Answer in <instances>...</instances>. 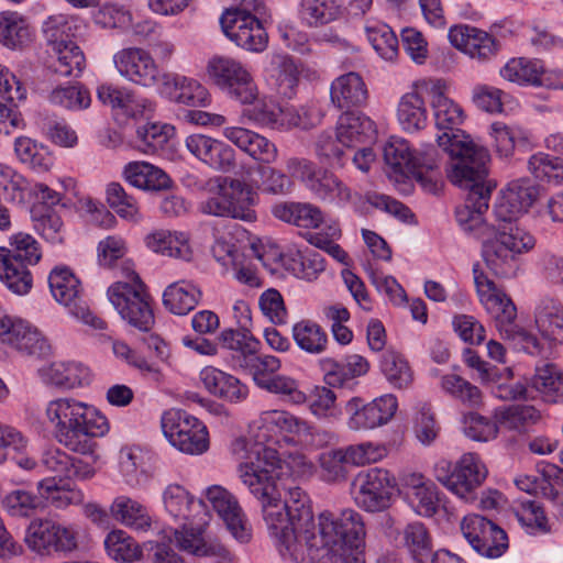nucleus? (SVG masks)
I'll use <instances>...</instances> for the list:
<instances>
[{"label": "nucleus", "mask_w": 563, "mask_h": 563, "mask_svg": "<svg viewBox=\"0 0 563 563\" xmlns=\"http://www.w3.org/2000/svg\"><path fill=\"white\" fill-rule=\"evenodd\" d=\"M201 298L200 288L191 282L178 280L163 294V303L174 314L184 316L196 308Z\"/></svg>", "instance_id": "41"}, {"label": "nucleus", "mask_w": 563, "mask_h": 563, "mask_svg": "<svg viewBox=\"0 0 563 563\" xmlns=\"http://www.w3.org/2000/svg\"><path fill=\"white\" fill-rule=\"evenodd\" d=\"M515 515L522 527L530 534H544L551 531L549 519L542 506L530 499L518 500L515 505Z\"/></svg>", "instance_id": "48"}, {"label": "nucleus", "mask_w": 563, "mask_h": 563, "mask_svg": "<svg viewBox=\"0 0 563 563\" xmlns=\"http://www.w3.org/2000/svg\"><path fill=\"white\" fill-rule=\"evenodd\" d=\"M280 367L282 362L278 357L255 352L249 358H244V363L238 368L250 375L254 384L263 389Z\"/></svg>", "instance_id": "47"}, {"label": "nucleus", "mask_w": 563, "mask_h": 563, "mask_svg": "<svg viewBox=\"0 0 563 563\" xmlns=\"http://www.w3.org/2000/svg\"><path fill=\"white\" fill-rule=\"evenodd\" d=\"M321 367L324 373V382L332 387H343L356 377L365 375L369 369L368 362L361 355L353 354L344 361L323 358Z\"/></svg>", "instance_id": "33"}, {"label": "nucleus", "mask_w": 563, "mask_h": 563, "mask_svg": "<svg viewBox=\"0 0 563 563\" xmlns=\"http://www.w3.org/2000/svg\"><path fill=\"white\" fill-rule=\"evenodd\" d=\"M163 504L167 514L179 522H194L205 515V504L196 499L184 486L169 484L163 492Z\"/></svg>", "instance_id": "28"}, {"label": "nucleus", "mask_w": 563, "mask_h": 563, "mask_svg": "<svg viewBox=\"0 0 563 563\" xmlns=\"http://www.w3.org/2000/svg\"><path fill=\"white\" fill-rule=\"evenodd\" d=\"M495 417L499 424L519 432L525 431L541 419L540 411L533 406L527 405H516L507 409L497 410Z\"/></svg>", "instance_id": "54"}, {"label": "nucleus", "mask_w": 563, "mask_h": 563, "mask_svg": "<svg viewBox=\"0 0 563 563\" xmlns=\"http://www.w3.org/2000/svg\"><path fill=\"white\" fill-rule=\"evenodd\" d=\"M489 135L494 140V146L501 157L512 155L518 142L528 140V132L518 124H506L501 121H495L490 124Z\"/></svg>", "instance_id": "49"}, {"label": "nucleus", "mask_w": 563, "mask_h": 563, "mask_svg": "<svg viewBox=\"0 0 563 563\" xmlns=\"http://www.w3.org/2000/svg\"><path fill=\"white\" fill-rule=\"evenodd\" d=\"M123 176L130 185L142 190L159 191L172 185L163 169L146 162H130L124 166Z\"/></svg>", "instance_id": "36"}, {"label": "nucleus", "mask_w": 563, "mask_h": 563, "mask_svg": "<svg viewBox=\"0 0 563 563\" xmlns=\"http://www.w3.org/2000/svg\"><path fill=\"white\" fill-rule=\"evenodd\" d=\"M243 114L258 125L271 129L288 130L301 125L300 115L294 108L280 106L266 98L258 100Z\"/></svg>", "instance_id": "26"}, {"label": "nucleus", "mask_w": 563, "mask_h": 563, "mask_svg": "<svg viewBox=\"0 0 563 563\" xmlns=\"http://www.w3.org/2000/svg\"><path fill=\"white\" fill-rule=\"evenodd\" d=\"M283 265L294 275L312 279L324 271V260L322 255L314 251H296L285 255H280Z\"/></svg>", "instance_id": "44"}, {"label": "nucleus", "mask_w": 563, "mask_h": 563, "mask_svg": "<svg viewBox=\"0 0 563 563\" xmlns=\"http://www.w3.org/2000/svg\"><path fill=\"white\" fill-rule=\"evenodd\" d=\"M42 257L36 240L19 232L10 238V247L0 246V282L18 296L27 295L33 287L30 266Z\"/></svg>", "instance_id": "8"}, {"label": "nucleus", "mask_w": 563, "mask_h": 563, "mask_svg": "<svg viewBox=\"0 0 563 563\" xmlns=\"http://www.w3.org/2000/svg\"><path fill=\"white\" fill-rule=\"evenodd\" d=\"M398 404L393 395H384L363 405L358 397L351 398L345 404V411L350 415L347 426L351 430H373L385 426L395 416Z\"/></svg>", "instance_id": "19"}, {"label": "nucleus", "mask_w": 563, "mask_h": 563, "mask_svg": "<svg viewBox=\"0 0 563 563\" xmlns=\"http://www.w3.org/2000/svg\"><path fill=\"white\" fill-rule=\"evenodd\" d=\"M417 87L427 91V96L431 98L430 104L433 109L435 125L439 130H444V132L437 137L439 147L450 155V151L445 148V145L440 144L441 137L452 139L462 134L473 141L468 134L456 129V126L464 121V111L461 106L448 97L450 84L446 80L442 78L421 79L418 80Z\"/></svg>", "instance_id": "13"}, {"label": "nucleus", "mask_w": 563, "mask_h": 563, "mask_svg": "<svg viewBox=\"0 0 563 563\" xmlns=\"http://www.w3.org/2000/svg\"><path fill=\"white\" fill-rule=\"evenodd\" d=\"M187 150L210 168L229 173L235 167V151L225 142L203 134L186 139Z\"/></svg>", "instance_id": "24"}, {"label": "nucleus", "mask_w": 563, "mask_h": 563, "mask_svg": "<svg viewBox=\"0 0 563 563\" xmlns=\"http://www.w3.org/2000/svg\"><path fill=\"white\" fill-rule=\"evenodd\" d=\"M263 390L277 395L294 405H302L308 400L306 393L300 389L298 380L278 373L267 382Z\"/></svg>", "instance_id": "63"}, {"label": "nucleus", "mask_w": 563, "mask_h": 563, "mask_svg": "<svg viewBox=\"0 0 563 563\" xmlns=\"http://www.w3.org/2000/svg\"><path fill=\"white\" fill-rule=\"evenodd\" d=\"M347 459L341 449L329 450L320 454V477L327 483H341L347 476Z\"/></svg>", "instance_id": "60"}, {"label": "nucleus", "mask_w": 563, "mask_h": 563, "mask_svg": "<svg viewBox=\"0 0 563 563\" xmlns=\"http://www.w3.org/2000/svg\"><path fill=\"white\" fill-rule=\"evenodd\" d=\"M219 341L222 347L236 352L233 356L236 368L244 363V358L261 350V342L246 330L225 329L220 333Z\"/></svg>", "instance_id": "45"}, {"label": "nucleus", "mask_w": 563, "mask_h": 563, "mask_svg": "<svg viewBox=\"0 0 563 563\" xmlns=\"http://www.w3.org/2000/svg\"><path fill=\"white\" fill-rule=\"evenodd\" d=\"M212 82L227 96L243 104L252 103L258 89L250 73H210Z\"/></svg>", "instance_id": "37"}, {"label": "nucleus", "mask_w": 563, "mask_h": 563, "mask_svg": "<svg viewBox=\"0 0 563 563\" xmlns=\"http://www.w3.org/2000/svg\"><path fill=\"white\" fill-rule=\"evenodd\" d=\"M37 490L42 498L55 508L63 509L69 505H78L84 500L81 490L70 487L69 484L57 481L56 477L45 478L37 483Z\"/></svg>", "instance_id": "43"}, {"label": "nucleus", "mask_w": 563, "mask_h": 563, "mask_svg": "<svg viewBox=\"0 0 563 563\" xmlns=\"http://www.w3.org/2000/svg\"><path fill=\"white\" fill-rule=\"evenodd\" d=\"M537 198V189L529 180L509 183L494 206V216L499 225L518 224L517 219L526 213Z\"/></svg>", "instance_id": "20"}, {"label": "nucleus", "mask_w": 563, "mask_h": 563, "mask_svg": "<svg viewBox=\"0 0 563 563\" xmlns=\"http://www.w3.org/2000/svg\"><path fill=\"white\" fill-rule=\"evenodd\" d=\"M534 322L543 338L563 343V306L558 300L544 297L536 308Z\"/></svg>", "instance_id": "39"}, {"label": "nucleus", "mask_w": 563, "mask_h": 563, "mask_svg": "<svg viewBox=\"0 0 563 563\" xmlns=\"http://www.w3.org/2000/svg\"><path fill=\"white\" fill-rule=\"evenodd\" d=\"M529 170L533 176L541 180L552 183L554 185L563 184V159L552 157L544 153H538L530 157Z\"/></svg>", "instance_id": "59"}, {"label": "nucleus", "mask_w": 563, "mask_h": 563, "mask_svg": "<svg viewBox=\"0 0 563 563\" xmlns=\"http://www.w3.org/2000/svg\"><path fill=\"white\" fill-rule=\"evenodd\" d=\"M161 426L168 442L183 453L199 455L209 449L206 426L185 410L173 408L165 411Z\"/></svg>", "instance_id": "12"}, {"label": "nucleus", "mask_w": 563, "mask_h": 563, "mask_svg": "<svg viewBox=\"0 0 563 563\" xmlns=\"http://www.w3.org/2000/svg\"><path fill=\"white\" fill-rule=\"evenodd\" d=\"M384 159L395 173L415 174L419 168L432 170L438 166L439 152L432 144L411 152L406 140L390 137L383 148Z\"/></svg>", "instance_id": "18"}, {"label": "nucleus", "mask_w": 563, "mask_h": 563, "mask_svg": "<svg viewBox=\"0 0 563 563\" xmlns=\"http://www.w3.org/2000/svg\"><path fill=\"white\" fill-rule=\"evenodd\" d=\"M190 522H181V530H164L162 541L167 540L166 544L173 543L183 551L197 556L227 558L228 549L214 539L203 537L202 523L196 527H188Z\"/></svg>", "instance_id": "23"}, {"label": "nucleus", "mask_w": 563, "mask_h": 563, "mask_svg": "<svg viewBox=\"0 0 563 563\" xmlns=\"http://www.w3.org/2000/svg\"><path fill=\"white\" fill-rule=\"evenodd\" d=\"M14 151L19 159L38 172L48 170L53 165V157L46 147L38 145L26 136L15 139Z\"/></svg>", "instance_id": "52"}, {"label": "nucleus", "mask_w": 563, "mask_h": 563, "mask_svg": "<svg viewBox=\"0 0 563 563\" xmlns=\"http://www.w3.org/2000/svg\"><path fill=\"white\" fill-rule=\"evenodd\" d=\"M223 135L240 150L261 163L272 164L278 157L277 146L256 132L240 126H228L223 130Z\"/></svg>", "instance_id": "27"}, {"label": "nucleus", "mask_w": 563, "mask_h": 563, "mask_svg": "<svg viewBox=\"0 0 563 563\" xmlns=\"http://www.w3.org/2000/svg\"><path fill=\"white\" fill-rule=\"evenodd\" d=\"M380 369L386 379L397 388L408 387L412 382V372L408 362L395 351H386L383 354Z\"/></svg>", "instance_id": "56"}, {"label": "nucleus", "mask_w": 563, "mask_h": 563, "mask_svg": "<svg viewBox=\"0 0 563 563\" xmlns=\"http://www.w3.org/2000/svg\"><path fill=\"white\" fill-rule=\"evenodd\" d=\"M311 526L310 531L299 539L311 561L324 550L338 551L349 545L365 544V525L354 509H344L340 514L324 510Z\"/></svg>", "instance_id": "6"}, {"label": "nucleus", "mask_w": 563, "mask_h": 563, "mask_svg": "<svg viewBox=\"0 0 563 563\" xmlns=\"http://www.w3.org/2000/svg\"><path fill=\"white\" fill-rule=\"evenodd\" d=\"M440 144L450 151L448 178L453 185L468 190L465 203L455 210L459 225L482 241V258L492 274L498 277L512 275L520 256L534 249L536 239L519 224L495 228L484 220L495 187L486 181L490 161L488 150L462 134L441 137Z\"/></svg>", "instance_id": "1"}, {"label": "nucleus", "mask_w": 563, "mask_h": 563, "mask_svg": "<svg viewBox=\"0 0 563 563\" xmlns=\"http://www.w3.org/2000/svg\"><path fill=\"white\" fill-rule=\"evenodd\" d=\"M291 333L298 347L309 354H321L327 349L325 331L311 320H301L295 323Z\"/></svg>", "instance_id": "46"}, {"label": "nucleus", "mask_w": 563, "mask_h": 563, "mask_svg": "<svg viewBox=\"0 0 563 563\" xmlns=\"http://www.w3.org/2000/svg\"><path fill=\"white\" fill-rule=\"evenodd\" d=\"M282 492L284 500L273 501L265 510L264 520L282 558L300 560L305 549L299 539L310 531L314 520L310 499L305 490L288 481L284 482Z\"/></svg>", "instance_id": "4"}, {"label": "nucleus", "mask_w": 563, "mask_h": 563, "mask_svg": "<svg viewBox=\"0 0 563 563\" xmlns=\"http://www.w3.org/2000/svg\"><path fill=\"white\" fill-rule=\"evenodd\" d=\"M75 20L65 14L48 16L42 25L43 35L52 47L60 46L71 41Z\"/></svg>", "instance_id": "61"}, {"label": "nucleus", "mask_w": 563, "mask_h": 563, "mask_svg": "<svg viewBox=\"0 0 563 563\" xmlns=\"http://www.w3.org/2000/svg\"><path fill=\"white\" fill-rule=\"evenodd\" d=\"M355 485L356 505L367 512H379L390 506L396 478L386 468L373 467L360 472Z\"/></svg>", "instance_id": "17"}, {"label": "nucleus", "mask_w": 563, "mask_h": 563, "mask_svg": "<svg viewBox=\"0 0 563 563\" xmlns=\"http://www.w3.org/2000/svg\"><path fill=\"white\" fill-rule=\"evenodd\" d=\"M52 104L68 110H84L90 106L91 98L87 89L79 84L58 86L48 96Z\"/></svg>", "instance_id": "58"}, {"label": "nucleus", "mask_w": 563, "mask_h": 563, "mask_svg": "<svg viewBox=\"0 0 563 563\" xmlns=\"http://www.w3.org/2000/svg\"><path fill=\"white\" fill-rule=\"evenodd\" d=\"M0 342L30 355L40 354L46 347V341L29 321L0 313Z\"/></svg>", "instance_id": "21"}, {"label": "nucleus", "mask_w": 563, "mask_h": 563, "mask_svg": "<svg viewBox=\"0 0 563 563\" xmlns=\"http://www.w3.org/2000/svg\"><path fill=\"white\" fill-rule=\"evenodd\" d=\"M340 8L336 0H301L299 16L307 25L318 26L335 20Z\"/></svg>", "instance_id": "51"}, {"label": "nucleus", "mask_w": 563, "mask_h": 563, "mask_svg": "<svg viewBox=\"0 0 563 563\" xmlns=\"http://www.w3.org/2000/svg\"><path fill=\"white\" fill-rule=\"evenodd\" d=\"M236 16V13L222 14L220 23L224 34L238 46L249 52H263L267 46L268 35L262 22L255 16Z\"/></svg>", "instance_id": "22"}, {"label": "nucleus", "mask_w": 563, "mask_h": 563, "mask_svg": "<svg viewBox=\"0 0 563 563\" xmlns=\"http://www.w3.org/2000/svg\"><path fill=\"white\" fill-rule=\"evenodd\" d=\"M107 202L121 218L135 223L142 220L136 199L129 195L119 183L108 185Z\"/></svg>", "instance_id": "57"}, {"label": "nucleus", "mask_w": 563, "mask_h": 563, "mask_svg": "<svg viewBox=\"0 0 563 563\" xmlns=\"http://www.w3.org/2000/svg\"><path fill=\"white\" fill-rule=\"evenodd\" d=\"M307 189L317 199L336 207L346 206L353 197L351 188L333 173L327 170H318Z\"/></svg>", "instance_id": "35"}, {"label": "nucleus", "mask_w": 563, "mask_h": 563, "mask_svg": "<svg viewBox=\"0 0 563 563\" xmlns=\"http://www.w3.org/2000/svg\"><path fill=\"white\" fill-rule=\"evenodd\" d=\"M498 421L476 412H470L463 418L464 434L478 442H487L494 440L498 434Z\"/></svg>", "instance_id": "64"}, {"label": "nucleus", "mask_w": 563, "mask_h": 563, "mask_svg": "<svg viewBox=\"0 0 563 563\" xmlns=\"http://www.w3.org/2000/svg\"><path fill=\"white\" fill-rule=\"evenodd\" d=\"M208 197L198 209L212 217L232 218L244 222H254L256 212V192L245 183L231 177H216L207 184Z\"/></svg>", "instance_id": "7"}, {"label": "nucleus", "mask_w": 563, "mask_h": 563, "mask_svg": "<svg viewBox=\"0 0 563 563\" xmlns=\"http://www.w3.org/2000/svg\"><path fill=\"white\" fill-rule=\"evenodd\" d=\"M109 511L114 520L132 530L147 531L152 528L153 518L148 508L128 495L117 496Z\"/></svg>", "instance_id": "32"}, {"label": "nucleus", "mask_w": 563, "mask_h": 563, "mask_svg": "<svg viewBox=\"0 0 563 563\" xmlns=\"http://www.w3.org/2000/svg\"><path fill=\"white\" fill-rule=\"evenodd\" d=\"M104 547L109 556L118 562L132 563L142 556L139 543L123 530L111 531L104 540Z\"/></svg>", "instance_id": "50"}, {"label": "nucleus", "mask_w": 563, "mask_h": 563, "mask_svg": "<svg viewBox=\"0 0 563 563\" xmlns=\"http://www.w3.org/2000/svg\"><path fill=\"white\" fill-rule=\"evenodd\" d=\"M125 271L126 280L112 284L108 288V298L123 320L147 332L155 322L150 295L139 275L133 269Z\"/></svg>", "instance_id": "9"}, {"label": "nucleus", "mask_w": 563, "mask_h": 563, "mask_svg": "<svg viewBox=\"0 0 563 563\" xmlns=\"http://www.w3.org/2000/svg\"><path fill=\"white\" fill-rule=\"evenodd\" d=\"M273 214L287 223L303 229H318L323 223L321 209L308 202H284L273 208Z\"/></svg>", "instance_id": "40"}, {"label": "nucleus", "mask_w": 563, "mask_h": 563, "mask_svg": "<svg viewBox=\"0 0 563 563\" xmlns=\"http://www.w3.org/2000/svg\"><path fill=\"white\" fill-rule=\"evenodd\" d=\"M206 498L218 516L224 521L232 536L240 542H247L251 534L246 528L244 515L236 498L219 485L207 488Z\"/></svg>", "instance_id": "25"}, {"label": "nucleus", "mask_w": 563, "mask_h": 563, "mask_svg": "<svg viewBox=\"0 0 563 563\" xmlns=\"http://www.w3.org/2000/svg\"><path fill=\"white\" fill-rule=\"evenodd\" d=\"M48 286L54 299L69 314L96 330L107 329V323L89 310L81 297L80 282L68 268L55 267L48 276Z\"/></svg>", "instance_id": "15"}, {"label": "nucleus", "mask_w": 563, "mask_h": 563, "mask_svg": "<svg viewBox=\"0 0 563 563\" xmlns=\"http://www.w3.org/2000/svg\"><path fill=\"white\" fill-rule=\"evenodd\" d=\"M338 141L346 148L371 142L376 134L375 123L363 113L344 111L336 122Z\"/></svg>", "instance_id": "31"}, {"label": "nucleus", "mask_w": 563, "mask_h": 563, "mask_svg": "<svg viewBox=\"0 0 563 563\" xmlns=\"http://www.w3.org/2000/svg\"><path fill=\"white\" fill-rule=\"evenodd\" d=\"M476 292L482 306L494 320L501 338L517 350L531 355L541 352L538 338L515 323L517 309L508 297L485 273L476 267L473 269Z\"/></svg>", "instance_id": "5"}, {"label": "nucleus", "mask_w": 563, "mask_h": 563, "mask_svg": "<svg viewBox=\"0 0 563 563\" xmlns=\"http://www.w3.org/2000/svg\"><path fill=\"white\" fill-rule=\"evenodd\" d=\"M145 242L153 252L165 256L188 261L192 254L188 238L183 232L158 230L148 234Z\"/></svg>", "instance_id": "42"}, {"label": "nucleus", "mask_w": 563, "mask_h": 563, "mask_svg": "<svg viewBox=\"0 0 563 563\" xmlns=\"http://www.w3.org/2000/svg\"><path fill=\"white\" fill-rule=\"evenodd\" d=\"M308 423L295 415L279 409L262 411L251 427L254 449L274 448L291 442L294 437L309 431Z\"/></svg>", "instance_id": "14"}, {"label": "nucleus", "mask_w": 563, "mask_h": 563, "mask_svg": "<svg viewBox=\"0 0 563 563\" xmlns=\"http://www.w3.org/2000/svg\"><path fill=\"white\" fill-rule=\"evenodd\" d=\"M24 540L27 548L41 556L68 553L77 549L76 531L49 519L33 520Z\"/></svg>", "instance_id": "16"}, {"label": "nucleus", "mask_w": 563, "mask_h": 563, "mask_svg": "<svg viewBox=\"0 0 563 563\" xmlns=\"http://www.w3.org/2000/svg\"><path fill=\"white\" fill-rule=\"evenodd\" d=\"M417 85L418 80L412 84V90L400 98L397 108L398 122L407 132H417L427 125L428 112L422 98L427 91Z\"/></svg>", "instance_id": "34"}, {"label": "nucleus", "mask_w": 563, "mask_h": 563, "mask_svg": "<svg viewBox=\"0 0 563 563\" xmlns=\"http://www.w3.org/2000/svg\"><path fill=\"white\" fill-rule=\"evenodd\" d=\"M538 473L539 495L560 504L563 498L560 494L563 488V468L551 463H540Z\"/></svg>", "instance_id": "62"}, {"label": "nucleus", "mask_w": 563, "mask_h": 563, "mask_svg": "<svg viewBox=\"0 0 563 563\" xmlns=\"http://www.w3.org/2000/svg\"><path fill=\"white\" fill-rule=\"evenodd\" d=\"M366 35L376 53L385 60H394L398 55V38L391 27L382 22L365 26Z\"/></svg>", "instance_id": "53"}, {"label": "nucleus", "mask_w": 563, "mask_h": 563, "mask_svg": "<svg viewBox=\"0 0 563 563\" xmlns=\"http://www.w3.org/2000/svg\"><path fill=\"white\" fill-rule=\"evenodd\" d=\"M200 379L210 394L230 402H242L249 396L246 384L219 368L205 367L200 372Z\"/></svg>", "instance_id": "29"}, {"label": "nucleus", "mask_w": 563, "mask_h": 563, "mask_svg": "<svg viewBox=\"0 0 563 563\" xmlns=\"http://www.w3.org/2000/svg\"><path fill=\"white\" fill-rule=\"evenodd\" d=\"M34 32L26 19L16 11L0 13V43L10 49H22L32 43Z\"/></svg>", "instance_id": "38"}, {"label": "nucleus", "mask_w": 563, "mask_h": 563, "mask_svg": "<svg viewBox=\"0 0 563 563\" xmlns=\"http://www.w3.org/2000/svg\"><path fill=\"white\" fill-rule=\"evenodd\" d=\"M435 478L450 492L470 504L476 499V490L487 476V468L478 454L464 453L452 467L448 460L434 465Z\"/></svg>", "instance_id": "10"}, {"label": "nucleus", "mask_w": 563, "mask_h": 563, "mask_svg": "<svg viewBox=\"0 0 563 563\" xmlns=\"http://www.w3.org/2000/svg\"><path fill=\"white\" fill-rule=\"evenodd\" d=\"M532 385L548 402H556L563 396V376L553 364L537 368Z\"/></svg>", "instance_id": "55"}, {"label": "nucleus", "mask_w": 563, "mask_h": 563, "mask_svg": "<svg viewBox=\"0 0 563 563\" xmlns=\"http://www.w3.org/2000/svg\"><path fill=\"white\" fill-rule=\"evenodd\" d=\"M42 379L52 386L73 389L90 382V371L81 363L56 361L41 369Z\"/></svg>", "instance_id": "30"}, {"label": "nucleus", "mask_w": 563, "mask_h": 563, "mask_svg": "<svg viewBox=\"0 0 563 563\" xmlns=\"http://www.w3.org/2000/svg\"><path fill=\"white\" fill-rule=\"evenodd\" d=\"M128 80L154 88L161 96L190 107L206 106L209 93L197 80L180 77L178 73H124Z\"/></svg>", "instance_id": "11"}, {"label": "nucleus", "mask_w": 563, "mask_h": 563, "mask_svg": "<svg viewBox=\"0 0 563 563\" xmlns=\"http://www.w3.org/2000/svg\"><path fill=\"white\" fill-rule=\"evenodd\" d=\"M44 417L53 429L56 441L69 451L91 454L96 439L109 430L107 418L93 406L73 397L49 400L44 408Z\"/></svg>", "instance_id": "3"}, {"label": "nucleus", "mask_w": 563, "mask_h": 563, "mask_svg": "<svg viewBox=\"0 0 563 563\" xmlns=\"http://www.w3.org/2000/svg\"><path fill=\"white\" fill-rule=\"evenodd\" d=\"M233 452L246 460L239 464L238 475L250 494L261 503L263 516L273 501H279L285 481L309 475L312 471V464L301 454L282 460L275 448H253L249 451L245 439L235 440Z\"/></svg>", "instance_id": "2"}]
</instances>
